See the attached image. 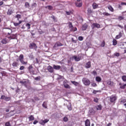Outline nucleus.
Here are the masks:
<instances>
[{
	"instance_id": "f257e3e1",
	"label": "nucleus",
	"mask_w": 126,
	"mask_h": 126,
	"mask_svg": "<svg viewBox=\"0 0 126 126\" xmlns=\"http://www.w3.org/2000/svg\"><path fill=\"white\" fill-rule=\"evenodd\" d=\"M68 25L70 32H75L77 31V28L76 27H74L72 25V23L71 22H68Z\"/></svg>"
},
{
	"instance_id": "f03ea898",
	"label": "nucleus",
	"mask_w": 126,
	"mask_h": 126,
	"mask_svg": "<svg viewBox=\"0 0 126 126\" xmlns=\"http://www.w3.org/2000/svg\"><path fill=\"white\" fill-rule=\"evenodd\" d=\"M82 82L85 85V86H89L91 84L90 80H89L87 78H83Z\"/></svg>"
},
{
	"instance_id": "7ed1b4c3",
	"label": "nucleus",
	"mask_w": 126,
	"mask_h": 126,
	"mask_svg": "<svg viewBox=\"0 0 126 126\" xmlns=\"http://www.w3.org/2000/svg\"><path fill=\"white\" fill-rule=\"evenodd\" d=\"M109 98L110 102L114 104L116 103V101L117 99V97L114 95L109 96Z\"/></svg>"
},
{
	"instance_id": "20e7f679",
	"label": "nucleus",
	"mask_w": 126,
	"mask_h": 126,
	"mask_svg": "<svg viewBox=\"0 0 126 126\" xmlns=\"http://www.w3.org/2000/svg\"><path fill=\"white\" fill-rule=\"evenodd\" d=\"M91 27L92 28V29L94 30L95 28L97 29H100L101 28V25H100L99 24L94 23L92 25Z\"/></svg>"
},
{
	"instance_id": "39448f33",
	"label": "nucleus",
	"mask_w": 126,
	"mask_h": 126,
	"mask_svg": "<svg viewBox=\"0 0 126 126\" xmlns=\"http://www.w3.org/2000/svg\"><path fill=\"white\" fill-rule=\"evenodd\" d=\"M0 99H1L2 100H4L6 101H10L11 100V97L6 96L4 95H2L1 96V97L0 98Z\"/></svg>"
},
{
	"instance_id": "423d86ee",
	"label": "nucleus",
	"mask_w": 126,
	"mask_h": 126,
	"mask_svg": "<svg viewBox=\"0 0 126 126\" xmlns=\"http://www.w3.org/2000/svg\"><path fill=\"white\" fill-rule=\"evenodd\" d=\"M29 47L31 49H34L36 50L37 48V46L34 43H32L30 44V46H29Z\"/></svg>"
},
{
	"instance_id": "0eeeda50",
	"label": "nucleus",
	"mask_w": 126,
	"mask_h": 126,
	"mask_svg": "<svg viewBox=\"0 0 126 126\" xmlns=\"http://www.w3.org/2000/svg\"><path fill=\"white\" fill-rule=\"evenodd\" d=\"M20 83L23 85L25 88H28V83L26 80H21L20 81Z\"/></svg>"
},
{
	"instance_id": "6e6552de",
	"label": "nucleus",
	"mask_w": 126,
	"mask_h": 126,
	"mask_svg": "<svg viewBox=\"0 0 126 126\" xmlns=\"http://www.w3.org/2000/svg\"><path fill=\"white\" fill-rule=\"evenodd\" d=\"M107 85L109 87H112L114 86V82L111 81V79L107 81Z\"/></svg>"
},
{
	"instance_id": "1a4fd4ad",
	"label": "nucleus",
	"mask_w": 126,
	"mask_h": 126,
	"mask_svg": "<svg viewBox=\"0 0 126 126\" xmlns=\"http://www.w3.org/2000/svg\"><path fill=\"white\" fill-rule=\"evenodd\" d=\"M66 82H67L66 80L63 81V85L64 88H65L66 89H70V88H71L70 86H69L68 84H67L66 83Z\"/></svg>"
},
{
	"instance_id": "9d476101",
	"label": "nucleus",
	"mask_w": 126,
	"mask_h": 126,
	"mask_svg": "<svg viewBox=\"0 0 126 126\" xmlns=\"http://www.w3.org/2000/svg\"><path fill=\"white\" fill-rule=\"evenodd\" d=\"M72 59L74 60L75 62H79L81 61V57H78L77 56L74 55L72 57Z\"/></svg>"
},
{
	"instance_id": "9b49d317",
	"label": "nucleus",
	"mask_w": 126,
	"mask_h": 126,
	"mask_svg": "<svg viewBox=\"0 0 126 126\" xmlns=\"http://www.w3.org/2000/svg\"><path fill=\"white\" fill-rule=\"evenodd\" d=\"M47 69L48 70V72L50 73H53L54 72V68L51 65L48 66Z\"/></svg>"
},
{
	"instance_id": "f8f14e48",
	"label": "nucleus",
	"mask_w": 126,
	"mask_h": 126,
	"mask_svg": "<svg viewBox=\"0 0 126 126\" xmlns=\"http://www.w3.org/2000/svg\"><path fill=\"white\" fill-rule=\"evenodd\" d=\"M49 121V119H45L44 120H41L40 121V124L41 125H45L46 123H47V122H48Z\"/></svg>"
},
{
	"instance_id": "ddd939ff",
	"label": "nucleus",
	"mask_w": 126,
	"mask_h": 126,
	"mask_svg": "<svg viewBox=\"0 0 126 126\" xmlns=\"http://www.w3.org/2000/svg\"><path fill=\"white\" fill-rule=\"evenodd\" d=\"M91 67V62L90 61L88 62L87 63H86L85 65V67L86 68H90Z\"/></svg>"
},
{
	"instance_id": "4468645a",
	"label": "nucleus",
	"mask_w": 126,
	"mask_h": 126,
	"mask_svg": "<svg viewBox=\"0 0 126 126\" xmlns=\"http://www.w3.org/2000/svg\"><path fill=\"white\" fill-rule=\"evenodd\" d=\"M23 22V21H19L18 23L13 22V24L15 27H18Z\"/></svg>"
},
{
	"instance_id": "2eb2a0df",
	"label": "nucleus",
	"mask_w": 126,
	"mask_h": 126,
	"mask_svg": "<svg viewBox=\"0 0 126 126\" xmlns=\"http://www.w3.org/2000/svg\"><path fill=\"white\" fill-rule=\"evenodd\" d=\"M119 85L120 86V88L121 89H125L126 88V83L125 84H123L121 83L119 84Z\"/></svg>"
},
{
	"instance_id": "dca6fc26",
	"label": "nucleus",
	"mask_w": 126,
	"mask_h": 126,
	"mask_svg": "<svg viewBox=\"0 0 126 126\" xmlns=\"http://www.w3.org/2000/svg\"><path fill=\"white\" fill-rule=\"evenodd\" d=\"M63 45L62 44L61 42H56V43L54 45V47H60V46H62Z\"/></svg>"
},
{
	"instance_id": "f3484780",
	"label": "nucleus",
	"mask_w": 126,
	"mask_h": 126,
	"mask_svg": "<svg viewBox=\"0 0 126 126\" xmlns=\"http://www.w3.org/2000/svg\"><path fill=\"white\" fill-rule=\"evenodd\" d=\"M75 4L77 7H81L83 5V3L82 2H76L75 3Z\"/></svg>"
},
{
	"instance_id": "a211bd4d",
	"label": "nucleus",
	"mask_w": 126,
	"mask_h": 126,
	"mask_svg": "<svg viewBox=\"0 0 126 126\" xmlns=\"http://www.w3.org/2000/svg\"><path fill=\"white\" fill-rule=\"evenodd\" d=\"M71 83L73 84L75 86L77 87L79 85V83L76 82L75 81H71Z\"/></svg>"
},
{
	"instance_id": "6ab92c4d",
	"label": "nucleus",
	"mask_w": 126,
	"mask_h": 126,
	"mask_svg": "<svg viewBox=\"0 0 126 126\" xmlns=\"http://www.w3.org/2000/svg\"><path fill=\"white\" fill-rule=\"evenodd\" d=\"M85 126H90V121L89 120H86V121L85 122Z\"/></svg>"
},
{
	"instance_id": "aec40b11",
	"label": "nucleus",
	"mask_w": 126,
	"mask_h": 126,
	"mask_svg": "<svg viewBox=\"0 0 126 126\" xmlns=\"http://www.w3.org/2000/svg\"><path fill=\"white\" fill-rule=\"evenodd\" d=\"M17 37V34H11L10 37H8V38H10L11 39H16Z\"/></svg>"
},
{
	"instance_id": "412c9836",
	"label": "nucleus",
	"mask_w": 126,
	"mask_h": 126,
	"mask_svg": "<svg viewBox=\"0 0 126 126\" xmlns=\"http://www.w3.org/2000/svg\"><path fill=\"white\" fill-rule=\"evenodd\" d=\"M122 33L121 32H120L119 34L116 35L115 38L116 39H118L120 38L121 37H122Z\"/></svg>"
},
{
	"instance_id": "4be33fe9",
	"label": "nucleus",
	"mask_w": 126,
	"mask_h": 126,
	"mask_svg": "<svg viewBox=\"0 0 126 126\" xmlns=\"http://www.w3.org/2000/svg\"><path fill=\"white\" fill-rule=\"evenodd\" d=\"M88 28V26L87 25H83L82 27V30L83 31H86Z\"/></svg>"
},
{
	"instance_id": "5701e85b",
	"label": "nucleus",
	"mask_w": 126,
	"mask_h": 126,
	"mask_svg": "<svg viewBox=\"0 0 126 126\" xmlns=\"http://www.w3.org/2000/svg\"><path fill=\"white\" fill-rule=\"evenodd\" d=\"M19 64V63L18 62H14L12 64V65L13 66V67H17L18 65Z\"/></svg>"
},
{
	"instance_id": "b1692460",
	"label": "nucleus",
	"mask_w": 126,
	"mask_h": 126,
	"mask_svg": "<svg viewBox=\"0 0 126 126\" xmlns=\"http://www.w3.org/2000/svg\"><path fill=\"white\" fill-rule=\"evenodd\" d=\"M53 68L56 70H60L61 68V66L60 65L57 66L56 65H53Z\"/></svg>"
},
{
	"instance_id": "393cba45",
	"label": "nucleus",
	"mask_w": 126,
	"mask_h": 126,
	"mask_svg": "<svg viewBox=\"0 0 126 126\" xmlns=\"http://www.w3.org/2000/svg\"><path fill=\"white\" fill-rule=\"evenodd\" d=\"M95 80L97 82H100L102 81V79L101 78V77H96Z\"/></svg>"
},
{
	"instance_id": "a878e982",
	"label": "nucleus",
	"mask_w": 126,
	"mask_h": 126,
	"mask_svg": "<svg viewBox=\"0 0 126 126\" xmlns=\"http://www.w3.org/2000/svg\"><path fill=\"white\" fill-rule=\"evenodd\" d=\"M93 9H96L98 7V5L97 3H96L95 2H94L93 4Z\"/></svg>"
},
{
	"instance_id": "bb28decb",
	"label": "nucleus",
	"mask_w": 126,
	"mask_h": 126,
	"mask_svg": "<svg viewBox=\"0 0 126 126\" xmlns=\"http://www.w3.org/2000/svg\"><path fill=\"white\" fill-rule=\"evenodd\" d=\"M1 43L3 44H6L8 43L7 41V39L6 38H4L1 41Z\"/></svg>"
},
{
	"instance_id": "cd10ccee",
	"label": "nucleus",
	"mask_w": 126,
	"mask_h": 126,
	"mask_svg": "<svg viewBox=\"0 0 126 126\" xmlns=\"http://www.w3.org/2000/svg\"><path fill=\"white\" fill-rule=\"evenodd\" d=\"M24 60V55L23 54H21L19 56V60L20 61H22V60Z\"/></svg>"
},
{
	"instance_id": "c85d7f7f",
	"label": "nucleus",
	"mask_w": 126,
	"mask_h": 126,
	"mask_svg": "<svg viewBox=\"0 0 126 126\" xmlns=\"http://www.w3.org/2000/svg\"><path fill=\"white\" fill-rule=\"evenodd\" d=\"M22 17V16L20 14H17V15L15 16V18L17 19L18 21H19V19H21Z\"/></svg>"
},
{
	"instance_id": "c756f323",
	"label": "nucleus",
	"mask_w": 126,
	"mask_h": 126,
	"mask_svg": "<svg viewBox=\"0 0 126 126\" xmlns=\"http://www.w3.org/2000/svg\"><path fill=\"white\" fill-rule=\"evenodd\" d=\"M29 120L30 121H33L34 120V117L33 116V115H31L30 117H29Z\"/></svg>"
},
{
	"instance_id": "7c9ffc66",
	"label": "nucleus",
	"mask_w": 126,
	"mask_h": 126,
	"mask_svg": "<svg viewBox=\"0 0 126 126\" xmlns=\"http://www.w3.org/2000/svg\"><path fill=\"white\" fill-rule=\"evenodd\" d=\"M108 9L111 11L114 12V8L112 7V6L110 5L108 7Z\"/></svg>"
},
{
	"instance_id": "2f4dec72",
	"label": "nucleus",
	"mask_w": 126,
	"mask_h": 126,
	"mask_svg": "<svg viewBox=\"0 0 126 126\" xmlns=\"http://www.w3.org/2000/svg\"><path fill=\"white\" fill-rule=\"evenodd\" d=\"M48 9H49V10H53V7L52 6H51V5H48V6H46L45 7L46 8H48Z\"/></svg>"
},
{
	"instance_id": "473e14b6",
	"label": "nucleus",
	"mask_w": 126,
	"mask_h": 126,
	"mask_svg": "<svg viewBox=\"0 0 126 126\" xmlns=\"http://www.w3.org/2000/svg\"><path fill=\"white\" fill-rule=\"evenodd\" d=\"M92 13H93V10L90 8H88V15H90Z\"/></svg>"
},
{
	"instance_id": "72a5a7b5",
	"label": "nucleus",
	"mask_w": 126,
	"mask_h": 126,
	"mask_svg": "<svg viewBox=\"0 0 126 126\" xmlns=\"http://www.w3.org/2000/svg\"><path fill=\"white\" fill-rule=\"evenodd\" d=\"M125 102H126V99H121V101L120 102V104H124Z\"/></svg>"
},
{
	"instance_id": "f704fd0d",
	"label": "nucleus",
	"mask_w": 126,
	"mask_h": 126,
	"mask_svg": "<svg viewBox=\"0 0 126 126\" xmlns=\"http://www.w3.org/2000/svg\"><path fill=\"white\" fill-rule=\"evenodd\" d=\"M30 6V3L28 2H26L25 3V7L28 8Z\"/></svg>"
},
{
	"instance_id": "c9c22d12",
	"label": "nucleus",
	"mask_w": 126,
	"mask_h": 126,
	"mask_svg": "<svg viewBox=\"0 0 126 126\" xmlns=\"http://www.w3.org/2000/svg\"><path fill=\"white\" fill-rule=\"evenodd\" d=\"M112 42L113 45L114 46H116L117 44V41L115 39H113V41H112Z\"/></svg>"
},
{
	"instance_id": "e433bc0d",
	"label": "nucleus",
	"mask_w": 126,
	"mask_h": 126,
	"mask_svg": "<svg viewBox=\"0 0 126 126\" xmlns=\"http://www.w3.org/2000/svg\"><path fill=\"white\" fill-rule=\"evenodd\" d=\"M42 106L45 108V109H47V103L44 102H43V103L42 104Z\"/></svg>"
},
{
	"instance_id": "4c0bfd02",
	"label": "nucleus",
	"mask_w": 126,
	"mask_h": 126,
	"mask_svg": "<svg viewBox=\"0 0 126 126\" xmlns=\"http://www.w3.org/2000/svg\"><path fill=\"white\" fill-rule=\"evenodd\" d=\"M105 41L104 40H103V41L102 42V43H101V45H100V46H101V47H105Z\"/></svg>"
},
{
	"instance_id": "58836bf2",
	"label": "nucleus",
	"mask_w": 126,
	"mask_h": 126,
	"mask_svg": "<svg viewBox=\"0 0 126 126\" xmlns=\"http://www.w3.org/2000/svg\"><path fill=\"white\" fill-rule=\"evenodd\" d=\"M102 14L104 16H110L111 15L110 14H109L108 13H107V12H104V13H102Z\"/></svg>"
},
{
	"instance_id": "ea45409f",
	"label": "nucleus",
	"mask_w": 126,
	"mask_h": 126,
	"mask_svg": "<svg viewBox=\"0 0 126 126\" xmlns=\"http://www.w3.org/2000/svg\"><path fill=\"white\" fill-rule=\"evenodd\" d=\"M65 13L67 15H70L71 14H72V12H71V11H66Z\"/></svg>"
},
{
	"instance_id": "a19ab883",
	"label": "nucleus",
	"mask_w": 126,
	"mask_h": 126,
	"mask_svg": "<svg viewBox=\"0 0 126 126\" xmlns=\"http://www.w3.org/2000/svg\"><path fill=\"white\" fill-rule=\"evenodd\" d=\"M26 27H28V30H30L31 29V24L29 23H27L26 24Z\"/></svg>"
},
{
	"instance_id": "79ce46f5",
	"label": "nucleus",
	"mask_w": 126,
	"mask_h": 126,
	"mask_svg": "<svg viewBox=\"0 0 126 126\" xmlns=\"http://www.w3.org/2000/svg\"><path fill=\"white\" fill-rule=\"evenodd\" d=\"M32 68L33 67L32 65H30V66H29V71H30L31 72H33V71H32Z\"/></svg>"
},
{
	"instance_id": "37998d69",
	"label": "nucleus",
	"mask_w": 126,
	"mask_h": 126,
	"mask_svg": "<svg viewBox=\"0 0 126 126\" xmlns=\"http://www.w3.org/2000/svg\"><path fill=\"white\" fill-rule=\"evenodd\" d=\"M122 79L124 82H126V76H122Z\"/></svg>"
},
{
	"instance_id": "c03bdc74",
	"label": "nucleus",
	"mask_w": 126,
	"mask_h": 126,
	"mask_svg": "<svg viewBox=\"0 0 126 126\" xmlns=\"http://www.w3.org/2000/svg\"><path fill=\"white\" fill-rule=\"evenodd\" d=\"M67 107L68 110L69 111H70L72 110V107H71V105H68V106H67Z\"/></svg>"
},
{
	"instance_id": "a18cd8bd",
	"label": "nucleus",
	"mask_w": 126,
	"mask_h": 126,
	"mask_svg": "<svg viewBox=\"0 0 126 126\" xmlns=\"http://www.w3.org/2000/svg\"><path fill=\"white\" fill-rule=\"evenodd\" d=\"M20 62V63H22V64H27V62H24V59L22 60H21Z\"/></svg>"
},
{
	"instance_id": "49530a36",
	"label": "nucleus",
	"mask_w": 126,
	"mask_h": 126,
	"mask_svg": "<svg viewBox=\"0 0 126 126\" xmlns=\"http://www.w3.org/2000/svg\"><path fill=\"white\" fill-rule=\"evenodd\" d=\"M114 56L119 57L120 56V53L118 52H116V53H114Z\"/></svg>"
},
{
	"instance_id": "de8ad7c7",
	"label": "nucleus",
	"mask_w": 126,
	"mask_h": 126,
	"mask_svg": "<svg viewBox=\"0 0 126 126\" xmlns=\"http://www.w3.org/2000/svg\"><path fill=\"white\" fill-rule=\"evenodd\" d=\"M29 58H30L32 59H34V56L32 55V53L30 56H29Z\"/></svg>"
},
{
	"instance_id": "09e8293b",
	"label": "nucleus",
	"mask_w": 126,
	"mask_h": 126,
	"mask_svg": "<svg viewBox=\"0 0 126 126\" xmlns=\"http://www.w3.org/2000/svg\"><path fill=\"white\" fill-rule=\"evenodd\" d=\"M68 120V119L67 117H64L63 118V121H64L65 122H67Z\"/></svg>"
},
{
	"instance_id": "8fccbe9b",
	"label": "nucleus",
	"mask_w": 126,
	"mask_h": 126,
	"mask_svg": "<svg viewBox=\"0 0 126 126\" xmlns=\"http://www.w3.org/2000/svg\"><path fill=\"white\" fill-rule=\"evenodd\" d=\"M37 4L35 2L32 3V7L33 8V7H36Z\"/></svg>"
},
{
	"instance_id": "3c124183",
	"label": "nucleus",
	"mask_w": 126,
	"mask_h": 126,
	"mask_svg": "<svg viewBox=\"0 0 126 126\" xmlns=\"http://www.w3.org/2000/svg\"><path fill=\"white\" fill-rule=\"evenodd\" d=\"M41 77H40V76H39L38 77H36L35 78V80L36 81H38L40 80Z\"/></svg>"
},
{
	"instance_id": "603ef678",
	"label": "nucleus",
	"mask_w": 126,
	"mask_h": 126,
	"mask_svg": "<svg viewBox=\"0 0 126 126\" xmlns=\"http://www.w3.org/2000/svg\"><path fill=\"white\" fill-rule=\"evenodd\" d=\"M98 100H99V99L97 98H94V101L96 103H97Z\"/></svg>"
},
{
	"instance_id": "864d4df0",
	"label": "nucleus",
	"mask_w": 126,
	"mask_h": 126,
	"mask_svg": "<svg viewBox=\"0 0 126 126\" xmlns=\"http://www.w3.org/2000/svg\"><path fill=\"white\" fill-rule=\"evenodd\" d=\"M78 40L79 41H82L83 40V36H79Z\"/></svg>"
},
{
	"instance_id": "5fc2aeb1",
	"label": "nucleus",
	"mask_w": 126,
	"mask_h": 126,
	"mask_svg": "<svg viewBox=\"0 0 126 126\" xmlns=\"http://www.w3.org/2000/svg\"><path fill=\"white\" fill-rule=\"evenodd\" d=\"M92 74L94 75H97V73L96 71H95V70H94L93 72H92Z\"/></svg>"
},
{
	"instance_id": "6e6d98bb",
	"label": "nucleus",
	"mask_w": 126,
	"mask_h": 126,
	"mask_svg": "<svg viewBox=\"0 0 126 126\" xmlns=\"http://www.w3.org/2000/svg\"><path fill=\"white\" fill-rule=\"evenodd\" d=\"M92 86L93 87H96L97 86V85L95 83H93L92 84Z\"/></svg>"
},
{
	"instance_id": "4d7b16f0",
	"label": "nucleus",
	"mask_w": 126,
	"mask_h": 126,
	"mask_svg": "<svg viewBox=\"0 0 126 126\" xmlns=\"http://www.w3.org/2000/svg\"><path fill=\"white\" fill-rule=\"evenodd\" d=\"M102 109V107L101 105H98V108H97V110H101Z\"/></svg>"
},
{
	"instance_id": "13d9d810",
	"label": "nucleus",
	"mask_w": 126,
	"mask_h": 126,
	"mask_svg": "<svg viewBox=\"0 0 126 126\" xmlns=\"http://www.w3.org/2000/svg\"><path fill=\"white\" fill-rule=\"evenodd\" d=\"M51 18L54 20V21H55L56 20V19L55 17V16L53 15L51 17Z\"/></svg>"
},
{
	"instance_id": "bf43d9fd",
	"label": "nucleus",
	"mask_w": 126,
	"mask_h": 126,
	"mask_svg": "<svg viewBox=\"0 0 126 126\" xmlns=\"http://www.w3.org/2000/svg\"><path fill=\"white\" fill-rule=\"evenodd\" d=\"M12 12L11 10H8V11L7 12V14L10 15L12 14Z\"/></svg>"
},
{
	"instance_id": "052dcab7",
	"label": "nucleus",
	"mask_w": 126,
	"mask_h": 126,
	"mask_svg": "<svg viewBox=\"0 0 126 126\" xmlns=\"http://www.w3.org/2000/svg\"><path fill=\"white\" fill-rule=\"evenodd\" d=\"M5 126H11V125H10L9 122H7V123H6L5 124Z\"/></svg>"
},
{
	"instance_id": "680f3d73",
	"label": "nucleus",
	"mask_w": 126,
	"mask_h": 126,
	"mask_svg": "<svg viewBox=\"0 0 126 126\" xmlns=\"http://www.w3.org/2000/svg\"><path fill=\"white\" fill-rule=\"evenodd\" d=\"M20 89H19V88L18 87V88H17V89L16 90V92L17 93H18L20 92Z\"/></svg>"
},
{
	"instance_id": "e2e57ef3",
	"label": "nucleus",
	"mask_w": 126,
	"mask_h": 126,
	"mask_svg": "<svg viewBox=\"0 0 126 126\" xmlns=\"http://www.w3.org/2000/svg\"><path fill=\"white\" fill-rule=\"evenodd\" d=\"M24 66H21L20 67V68H19V69L20 70H23L24 69Z\"/></svg>"
},
{
	"instance_id": "0e129e2a",
	"label": "nucleus",
	"mask_w": 126,
	"mask_h": 126,
	"mask_svg": "<svg viewBox=\"0 0 126 126\" xmlns=\"http://www.w3.org/2000/svg\"><path fill=\"white\" fill-rule=\"evenodd\" d=\"M38 123V121H37V120H35L34 121V122L33 123V124H34V125H36L37 123Z\"/></svg>"
},
{
	"instance_id": "69168bd1",
	"label": "nucleus",
	"mask_w": 126,
	"mask_h": 126,
	"mask_svg": "<svg viewBox=\"0 0 126 126\" xmlns=\"http://www.w3.org/2000/svg\"><path fill=\"white\" fill-rule=\"evenodd\" d=\"M118 27H120L121 29H124L123 26H121V25H118Z\"/></svg>"
},
{
	"instance_id": "338daca9",
	"label": "nucleus",
	"mask_w": 126,
	"mask_h": 126,
	"mask_svg": "<svg viewBox=\"0 0 126 126\" xmlns=\"http://www.w3.org/2000/svg\"><path fill=\"white\" fill-rule=\"evenodd\" d=\"M121 5H126V2H122V3H121Z\"/></svg>"
},
{
	"instance_id": "774afa93",
	"label": "nucleus",
	"mask_w": 126,
	"mask_h": 126,
	"mask_svg": "<svg viewBox=\"0 0 126 126\" xmlns=\"http://www.w3.org/2000/svg\"><path fill=\"white\" fill-rule=\"evenodd\" d=\"M36 63H39V61L37 58H36Z\"/></svg>"
}]
</instances>
